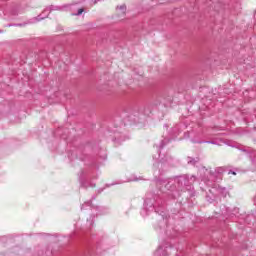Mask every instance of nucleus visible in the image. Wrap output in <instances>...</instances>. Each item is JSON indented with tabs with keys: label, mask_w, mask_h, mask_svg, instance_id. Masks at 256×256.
I'll list each match as a JSON object with an SVG mask.
<instances>
[{
	"label": "nucleus",
	"mask_w": 256,
	"mask_h": 256,
	"mask_svg": "<svg viewBox=\"0 0 256 256\" xmlns=\"http://www.w3.org/2000/svg\"><path fill=\"white\" fill-rule=\"evenodd\" d=\"M92 199H95V196H92Z\"/></svg>",
	"instance_id": "b1692460"
},
{
	"label": "nucleus",
	"mask_w": 256,
	"mask_h": 256,
	"mask_svg": "<svg viewBox=\"0 0 256 256\" xmlns=\"http://www.w3.org/2000/svg\"><path fill=\"white\" fill-rule=\"evenodd\" d=\"M217 191L218 193H220V195H222V197H227V195H229V191L227 190V188L222 187V186H217Z\"/></svg>",
	"instance_id": "9d476101"
},
{
	"label": "nucleus",
	"mask_w": 256,
	"mask_h": 256,
	"mask_svg": "<svg viewBox=\"0 0 256 256\" xmlns=\"http://www.w3.org/2000/svg\"><path fill=\"white\" fill-rule=\"evenodd\" d=\"M179 165V161L175 160L173 156L166 154L163 158L160 160H155L153 163V171L154 173H158V175H165L169 169H172L173 167H177Z\"/></svg>",
	"instance_id": "20e7f679"
},
{
	"label": "nucleus",
	"mask_w": 256,
	"mask_h": 256,
	"mask_svg": "<svg viewBox=\"0 0 256 256\" xmlns=\"http://www.w3.org/2000/svg\"><path fill=\"white\" fill-rule=\"evenodd\" d=\"M155 180L161 185L160 191L157 194L153 192L146 194L143 209L140 213L142 217H147V215L154 211L158 217H161L160 229H163V227L167 225V217H169V214L165 211L167 201L170 199H178V197H181V192L179 187L175 186V183H177L175 182V177L168 180L155 177Z\"/></svg>",
	"instance_id": "f257e3e1"
},
{
	"label": "nucleus",
	"mask_w": 256,
	"mask_h": 256,
	"mask_svg": "<svg viewBox=\"0 0 256 256\" xmlns=\"http://www.w3.org/2000/svg\"><path fill=\"white\" fill-rule=\"evenodd\" d=\"M240 151H242L243 153H249V151L245 148H239Z\"/></svg>",
	"instance_id": "a211bd4d"
},
{
	"label": "nucleus",
	"mask_w": 256,
	"mask_h": 256,
	"mask_svg": "<svg viewBox=\"0 0 256 256\" xmlns=\"http://www.w3.org/2000/svg\"><path fill=\"white\" fill-rule=\"evenodd\" d=\"M244 119H245V121H248L247 117H245Z\"/></svg>",
	"instance_id": "5701e85b"
},
{
	"label": "nucleus",
	"mask_w": 256,
	"mask_h": 256,
	"mask_svg": "<svg viewBox=\"0 0 256 256\" xmlns=\"http://www.w3.org/2000/svg\"><path fill=\"white\" fill-rule=\"evenodd\" d=\"M191 142L198 144L207 143L208 145H219V141L217 140L197 141L195 139H192Z\"/></svg>",
	"instance_id": "1a4fd4ad"
},
{
	"label": "nucleus",
	"mask_w": 256,
	"mask_h": 256,
	"mask_svg": "<svg viewBox=\"0 0 256 256\" xmlns=\"http://www.w3.org/2000/svg\"><path fill=\"white\" fill-rule=\"evenodd\" d=\"M170 141H171V139H167V138L162 140L159 145V150L161 151V149H163L165 147V145H168L170 143Z\"/></svg>",
	"instance_id": "ddd939ff"
},
{
	"label": "nucleus",
	"mask_w": 256,
	"mask_h": 256,
	"mask_svg": "<svg viewBox=\"0 0 256 256\" xmlns=\"http://www.w3.org/2000/svg\"><path fill=\"white\" fill-rule=\"evenodd\" d=\"M49 10L46 8L43 10V12L41 14H39L38 16L30 19L28 21V23L33 24V23H39V21H43V19H47V17H49Z\"/></svg>",
	"instance_id": "6e6552de"
},
{
	"label": "nucleus",
	"mask_w": 256,
	"mask_h": 256,
	"mask_svg": "<svg viewBox=\"0 0 256 256\" xmlns=\"http://www.w3.org/2000/svg\"><path fill=\"white\" fill-rule=\"evenodd\" d=\"M141 115H151V108H131V106H126L120 113V117L123 121H130L131 123H139L141 121Z\"/></svg>",
	"instance_id": "7ed1b4c3"
},
{
	"label": "nucleus",
	"mask_w": 256,
	"mask_h": 256,
	"mask_svg": "<svg viewBox=\"0 0 256 256\" xmlns=\"http://www.w3.org/2000/svg\"><path fill=\"white\" fill-rule=\"evenodd\" d=\"M24 24H14V27H23Z\"/></svg>",
	"instance_id": "aec40b11"
},
{
	"label": "nucleus",
	"mask_w": 256,
	"mask_h": 256,
	"mask_svg": "<svg viewBox=\"0 0 256 256\" xmlns=\"http://www.w3.org/2000/svg\"><path fill=\"white\" fill-rule=\"evenodd\" d=\"M174 181L179 189V191H191V197H195V191H193V183L197 181V176L192 175L189 177L187 174L180 176H174Z\"/></svg>",
	"instance_id": "39448f33"
},
{
	"label": "nucleus",
	"mask_w": 256,
	"mask_h": 256,
	"mask_svg": "<svg viewBox=\"0 0 256 256\" xmlns=\"http://www.w3.org/2000/svg\"><path fill=\"white\" fill-rule=\"evenodd\" d=\"M223 173H225V167H217L214 172L213 171L209 172V175H210L209 177L202 178V181L208 187H213L217 175H223Z\"/></svg>",
	"instance_id": "423d86ee"
},
{
	"label": "nucleus",
	"mask_w": 256,
	"mask_h": 256,
	"mask_svg": "<svg viewBox=\"0 0 256 256\" xmlns=\"http://www.w3.org/2000/svg\"><path fill=\"white\" fill-rule=\"evenodd\" d=\"M228 173H229V175H237V172H235L233 170H230Z\"/></svg>",
	"instance_id": "6ab92c4d"
},
{
	"label": "nucleus",
	"mask_w": 256,
	"mask_h": 256,
	"mask_svg": "<svg viewBox=\"0 0 256 256\" xmlns=\"http://www.w3.org/2000/svg\"><path fill=\"white\" fill-rule=\"evenodd\" d=\"M199 161H200L199 157L193 158V157L188 156V158H187L188 165H197V163H199Z\"/></svg>",
	"instance_id": "9b49d317"
},
{
	"label": "nucleus",
	"mask_w": 256,
	"mask_h": 256,
	"mask_svg": "<svg viewBox=\"0 0 256 256\" xmlns=\"http://www.w3.org/2000/svg\"><path fill=\"white\" fill-rule=\"evenodd\" d=\"M91 151V144L80 145L75 150H72L71 154H68L70 161L74 163H79V161H84L85 165L97 169L99 167V160L97 156L88 155L87 152Z\"/></svg>",
	"instance_id": "f03ea898"
},
{
	"label": "nucleus",
	"mask_w": 256,
	"mask_h": 256,
	"mask_svg": "<svg viewBox=\"0 0 256 256\" xmlns=\"http://www.w3.org/2000/svg\"><path fill=\"white\" fill-rule=\"evenodd\" d=\"M85 207H89V209H93L92 200H89V201L85 202L84 204H82L81 211H83L85 209Z\"/></svg>",
	"instance_id": "4468645a"
},
{
	"label": "nucleus",
	"mask_w": 256,
	"mask_h": 256,
	"mask_svg": "<svg viewBox=\"0 0 256 256\" xmlns=\"http://www.w3.org/2000/svg\"><path fill=\"white\" fill-rule=\"evenodd\" d=\"M234 212L235 213H239V209H234Z\"/></svg>",
	"instance_id": "412c9836"
},
{
	"label": "nucleus",
	"mask_w": 256,
	"mask_h": 256,
	"mask_svg": "<svg viewBox=\"0 0 256 256\" xmlns=\"http://www.w3.org/2000/svg\"><path fill=\"white\" fill-rule=\"evenodd\" d=\"M103 191V189H100V190H98V193H101Z\"/></svg>",
	"instance_id": "4be33fe9"
},
{
	"label": "nucleus",
	"mask_w": 256,
	"mask_h": 256,
	"mask_svg": "<svg viewBox=\"0 0 256 256\" xmlns=\"http://www.w3.org/2000/svg\"><path fill=\"white\" fill-rule=\"evenodd\" d=\"M117 9H120V11H122V13L125 14V12L127 11V6L121 5L120 7L118 6Z\"/></svg>",
	"instance_id": "2eb2a0df"
},
{
	"label": "nucleus",
	"mask_w": 256,
	"mask_h": 256,
	"mask_svg": "<svg viewBox=\"0 0 256 256\" xmlns=\"http://www.w3.org/2000/svg\"><path fill=\"white\" fill-rule=\"evenodd\" d=\"M89 179H91V171L81 170L79 175L81 187H83L84 189H89V187H95V183L89 181Z\"/></svg>",
	"instance_id": "0eeeda50"
},
{
	"label": "nucleus",
	"mask_w": 256,
	"mask_h": 256,
	"mask_svg": "<svg viewBox=\"0 0 256 256\" xmlns=\"http://www.w3.org/2000/svg\"><path fill=\"white\" fill-rule=\"evenodd\" d=\"M84 11H85V9L80 8V9H78L77 13H75L74 15H76V16L83 15Z\"/></svg>",
	"instance_id": "dca6fc26"
},
{
	"label": "nucleus",
	"mask_w": 256,
	"mask_h": 256,
	"mask_svg": "<svg viewBox=\"0 0 256 256\" xmlns=\"http://www.w3.org/2000/svg\"><path fill=\"white\" fill-rule=\"evenodd\" d=\"M46 9H48V12L51 13V11H62L63 7L61 6H55V5H50Z\"/></svg>",
	"instance_id": "f8f14e48"
},
{
	"label": "nucleus",
	"mask_w": 256,
	"mask_h": 256,
	"mask_svg": "<svg viewBox=\"0 0 256 256\" xmlns=\"http://www.w3.org/2000/svg\"><path fill=\"white\" fill-rule=\"evenodd\" d=\"M100 153H102V155H100V159H103V161H105V159H107V154L104 151H100Z\"/></svg>",
	"instance_id": "f3484780"
}]
</instances>
